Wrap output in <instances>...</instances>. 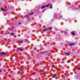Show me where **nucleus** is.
Masks as SVG:
<instances>
[{
	"instance_id": "obj_1",
	"label": "nucleus",
	"mask_w": 80,
	"mask_h": 80,
	"mask_svg": "<svg viewBox=\"0 0 80 80\" xmlns=\"http://www.w3.org/2000/svg\"><path fill=\"white\" fill-rule=\"evenodd\" d=\"M33 14V12H32L31 13H30L29 15H26V16L27 18H28V17L29 16H30V15H32Z\"/></svg>"
},
{
	"instance_id": "obj_2",
	"label": "nucleus",
	"mask_w": 80,
	"mask_h": 80,
	"mask_svg": "<svg viewBox=\"0 0 80 80\" xmlns=\"http://www.w3.org/2000/svg\"><path fill=\"white\" fill-rule=\"evenodd\" d=\"M1 56H3V55H4V56H6V55H7V54H6V53H5V52H1Z\"/></svg>"
},
{
	"instance_id": "obj_3",
	"label": "nucleus",
	"mask_w": 80,
	"mask_h": 80,
	"mask_svg": "<svg viewBox=\"0 0 80 80\" xmlns=\"http://www.w3.org/2000/svg\"><path fill=\"white\" fill-rule=\"evenodd\" d=\"M1 10L2 11H3V12H7V11H8V9H3L2 8H1Z\"/></svg>"
},
{
	"instance_id": "obj_4",
	"label": "nucleus",
	"mask_w": 80,
	"mask_h": 80,
	"mask_svg": "<svg viewBox=\"0 0 80 80\" xmlns=\"http://www.w3.org/2000/svg\"><path fill=\"white\" fill-rule=\"evenodd\" d=\"M17 50H19V51H21V52L23 51V49L20 48H17Z\"/></svg>"
},
{
	"instance_id": "obj_5",
	"label": "nucleus",
	"mask_w": 80,
	"mask_h": 80,
	"mask_svg": "<svg viewBox=\"0 0 80 80\" xmlns=\"http://www.w3.org/2000/svg\"><path fill=\"white\" fill-rule=\"evenodd\" d=\"M80 73H79L77 74V78H80Z\"/></svg>"
},
{
	"instance_id": "obj_6",
	"label": "nucleus",
	"mask_w": 80,
	"mask_h": 80,
	"mask_svg": "<svg viewBox=\"0 0 80 80\" xmlns=\"http://www.w3.org/2000/svg\"><path fill=\"white\" fill-rule=\"evenodd\" d=\"M56 74H54L52 75V78H55V77H56Z\"/></svg>"
},
{
	"instance_id": "obj_7",
	"label": "nucleus",
	"mask_w": 80,
	"mask_h": 80,
	"mask_svg": "<svg viewBox=\"0 0 80 80\" xmlns=\"http://www.w3.org/2000/svg\"><path fill=\"white\" fill-rule=\"evenodd\" d=\"M75 45V43H71L69 44V46L70 47H71V46H72V45Z\"/></svg>"
},
{
	"instance_id": "obj_8",
	"label": "nucleus",
	"mask_w": 80,
	"mask_h": 80,
	"mask_svg": "<svg viewBox=\"0 0 80 80\" xmlns=\"http://www.w3.org/2000/svg\"><path fill=\"white\" fill-rule=\"evenodd\" d=\"M65 55H67V56L70 55V54L68 52H65Z\"/></svg>"
},
{
	"instance_id": "obj_9",
	"label": "nucleus",
	"mask_w": 80,
	"mask_h": 80,
	"mask_svg": "<svg viewBox=\"0 0 80 80\" xmlns=\"http://www.w3.org/2000/svg\"><path fill=\"white\" fill-rule=\"evenodd\" d=\"M49 5H50V8L51 9H52V5H51V3H50Z\"/></svg>"
},
{
	"instance_id": "obj_10",
	"label": "nucleus",
	"mask_w": 80,
	"mask_h": 80,
	"mask_svg": "<svg viewBox=\"0 0 80 80\" xmlns=\"http://www.w3.org/2000/svg\"><path fill=\"white\" fill-rule=\"evenodd\" d=\"M46 6H42V9H43V8H45L46 7Z\"/></svg>"
},
{
	"instance_id": "obj_11",
	"label": "nucleus",
	"mask_w": 80,
	"mask_h": 80,
	"mask_svg": "<svg viewBox=\"0 0 80 80\" xmlns=\"http://www.w3.org/2000/svg\"><path fill=\"white\" fill-rule=\"evenodd\" d=\"M52 28L50 27V28H49L48 29V30H52Z\"/></svg>"
},
{
	"instance_id": "obj_12",
	"label": "nucleus",
	"mask_w": 80,
	"mask_h": 80,
	"mask_svg": "<svg viewBox=\"0 0 80 80\" xmlns=\"http://www.w3.org/2000/svg\"><path fill=\"white\" fill-rule=\"evenodd\" d=\"M71 33H72V35H74L75 34V32H71Z\"/></svg>"
},
{
	"instance_id": "obj_13",
	"label": "nucleus",
	"mask_w": 80,
	"mask_h": 80,
	"mask_svg": "<svg viewBox=\"0 0 80 80\" xmlns=\"http://www.w3.org/2000/svg\"><path fill=\"white\" fill-rule=\"evenodd\" d=\"M11 35H15V33H11Z\"/></svg>"
},
{
	"instance_id": "obj_14",
	"label": "nucleus",
	"mask_w": 80,
	"mask_h": 80,
	"mask_svg": "<svg viewBox=\"0 0 80 80\" xmlns=\"http://www.w3.org/2000/svg\"><path fill=\"white\" fill-rule=\"evenodd\" d=\"M48 30V29H43V31H44V32H45L46 30Z\"/></svg>"
},
{
	"instance_id": "obj_15",
	"label": "nucleus",
	"mask_w": 80,
	"mask_h": 80,
	"mask_svg": "<svg viewBox=\"0 0 80 80\" xmlns=\"http://www.w3.org/2000/svg\"><path fill=\"white\" fill-rule=\"evenodd\" d=\"M49 5H50V4H48V5H46V6L47 7H49Z\"/></svg>"
},
{
	"instance_id": "obj_16",
	"label": "nucleus",
	"mask_w": 80,
	"mask_h": 80,
	"mask_svg": "<svg viewBox=\"0 0 80 80\" xmlns=\"http://www.w3.org/2000/svg\"><path fill=\"white\" fill-rule=\"evenodd\" d=\"M19 42L20 43H23V41H20Z\"/></svg>"
},
{
	"instance_id": "obj_17",
	"label": "nucleus",
	"mask_w": 80,
	"mask_h": 80,
	"mask_svg": "<svg viewBox=\"0 0 80 80\" xmlns=\"http://www.w3.org/2000/svg\"><path fill=\"white\" fill-rule=\"evenodd\" d=\"M34 50H37V48H34Z\"/></svg>"
},
{
	"instance_id": "obj_18",
	"label": "nucleus",
	"mask_w": 80,
	"mask_h": 80,
	"mask_svg": "<svg viewBox=\"0 0 80 80\" xmlns=\"http://www.w3.org/2000/svg\"><path fill=\"white\" fill-rule=\"evenodd\" d=\"M20 24H21V23L20 22H19L18 24V25H20Z\"/></svg>"
},
{
	"instance_id": "obj_19",
	"label": "nucleus",
	"mask_w": 80,
	"mask_h": 80,
	"mask_svg": "<svg viewBox=\"0 0 80 80\" xmlns=\"http://www.w3.org/2000/svg\"><path fill=\"white\" fill-rule=\"evenodd\" d=\"M2 70L1 69H0V72H2Z\"/></svg>"
},
{
	"instance_id": "obj_20",
	"label": "nucleus",
	"mask_w": 80,
	"mask_h": 80,
	"mask_svg": "<svg viewBox=\"0 0 80 80\" xmlns=\"http://www.w3.org/2000/svg\"><path fill=\"white\" fill-rule=\"evenodd\" d=\"M62 63H64V62H62Z\"/></svg>"
},
{
	"instance_id": "obj_21",
	"label": "nucleus",
	"mask_w": 80,
	"mask_h": 80,
	"mask_svg": "<svg viewBox=\"0 0 80 80\" xmlns=\"http://www.w3.org/2000/svg\"><path fill=\"white\" fill-rule=\"evenodd\" d=\"M44 11H45V10H43L42 11V12H44Z\"/></svg>"
},
{
	"instance_id": "obj_22",
	"label": "nucleus",
	"mask_w": 80,
	"mask_h": 80,
	"mask_svg": "<svg viewBox=\"0 0 80 80\" xmlns=\"http://www.w3.org/2000/svg\"><path fill=\"white\" fill-rule=\"evenodd\" d=\"M13 27H12V29H13Z\"/></svg>"
},
{
	"instance_id": "obj_23",
	"label": "nucleus",
	"mask_w": 80,
	"mask_h": 80,
	"mask_svg": "<svg viewBox=\"0 0 80 80\" xmlns=\"http://www.w3.org/2000/svg\"><path fill=\"white\" fill-rule=\"evenodd\" d=\"M39 27H41V25H39Z\"/></svg>"
}]
</instances>
